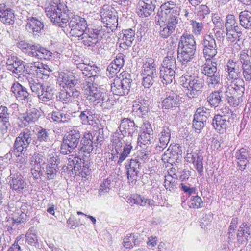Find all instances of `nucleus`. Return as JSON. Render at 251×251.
<instances>
[{
    "instance_id": "nucleus-16",
    "label": "nucleus",
    "mask_w": 251,
    "mask_h": 251,
    "mask_svg": "<svg viewBox=\"0 0 251 251\" xmlns=\"http://www.w3.org/2000/svg\"><path fill=\"white\" fill-rule=\"evenodd\" d=\"M0 19L2 23L13 25L15 21L14 10L5 3H0Z\"/></svg>"
},
{
    "instance_id": "nucleus-2",
    "label": "nucleus",
    "mask_w": 251,
    "mask_h": 251,
    "mask_svg": "<svg viewBox=\"0 0 251 251\" xmlns=\"http://www.w3.org/2000/svg\"><path fill=\"white\" fill-rule=\"evenodd\" d=\"M196 44L193 35L184 32L180 37L177 48V60L182 65H186L194 57Z\"/></svg>"
},
{
    "instance_id": "nucleus-58",
    "label": "nucleus",
    "mask_w": 251,
    "mask_h": 251,
    "mask_svg": "<svg viewBox=\"0 0 251 251\" xmlns=\"http://www.w3.org/2000/svg\"><path fill=\"white\" fill-rule=\"evenodd\" d=\"M111 183L112 181L111 179L107 178L104 179L102 183H101L100 186L98 195L101 196L104 193H107L110 190Z\"/></svg>"
},
{
    "instance_id": "nucleus-19",
    "label": "nucleus",
    "mask_w": 251,
    "mask_h": 251,
    "mask_svg": "<svg viewBox=\"0 0 251 251\" xmlns=\"http://www.w3.org/2000/svg\"><path fill=\"white\" fill-rule=\"evenodd\" d=\"M11 115V114L6 106H0V132L2 135L6 134L11 126L9 121Z\"/></svg>"
},
{
    "instance_id": "nucleus-57",
    "label": "nucleus",
    "mask_w": 251,
    "mask_h": 251,
    "mask_svg": "<svg viewBox=\"0 0 251 251\" xmlns=\"http://www.w3.org/2000/svg\"><path fill=\"white\" fill-rule=\"evenodd\" d=\"M34 46L35 44H30L24 41H21L18 45V47L22 50L23 52L27 54L30 56H31V52L33 51Z\"/></svg>"
},
{
    "instance_id": "nucleus-46",
    "label": "nucleus",
    "mask_w": 251,
    "mask_h": 251,
    "mask_svg": "<svg viewBox=\"0 0 251 251\" xmlns=\"http://www.w3.org/2000/svg\"><path fill=\"white\" fill-rule=\"evenodd\" d=\"M175 74L176 72L173 71L172 69L167 71L160 69L159 74L161 82L166 85L171 83L175 79Z\"/></svg>"
},
{
    "instance_id": "nucleus-53",
    "label": "nucleus",
    "mask_w": 251,
    "mask_h": 251,
    "mask_svg": "<svg viewBox=\"0 0 251 251\" xmlns=\"http://www.w3.org/2000/svg\"><path fill=\"white\" fill-rule=\"evenodd\" d=\"M138 244L137 237L134 234L127 235L123 239V245L126 249H130Z\"/></svg>"
},
{
    "instance_id": "nucleus-18",
    "label": "nucleus",
    "mask_w": 251,
    "mask_h": 251,
    "mask_svg": "<svg viewBox=\"0 0 251 251\" xmlns=\"http://www.w3.org/2000/svg\"><path fill=\"white\" fill-rule=\"evenodd\" d=\"M83 33L80 36V38H78V40H82L85 46L90 48L95 47L99 43L100 40L98 37V34L95 30L88 29Z\"/></svg>"
},
{
    "instance_id": "nucleus-47",
    "label": "nucleus",
    "mask_w": 251,
    "mask_h": 251,
    "mask_svg": "<svg viewBox=\"0 0 251 251\" xmlns=\"http://www.w3.org/2000/svg\"><path fill=\"white\" fill-rule=\"evenodd\" d=\"M137 103L133 105L134 110L136 109V112L139 116L145 115L148 111L149 102L144 99L140 98L137 100Z\"/></svg>"
},
{
    "instance_id": "nucleus-35",
    "label": "nucleus",
    "mask_w": 251,
    "mask_h": 251,
    "mask_svg": "<svg viewBox=\"0 0 251 251\" xmlns=\"http://www.w3.org/2000/svg\"><path fill=\"white\" fill-rule=\"evenodd\" d=\"M244 92H228L226 91L225 95L228 103L231 106L236 107L243 101V96Z\"/></svg>"
},
{
    "instance_id": "nucleus-25",
    "label": "nucleus",
    "mask_w": 251,
    "mask_h": 251,
    "mask_svg": "<svg viewBox=\"0 0 251 251\" xmlns=\"http://www.w3.org/2000/svg\"><path fill=\"white\" fill-rule=\"evenodd\" d=\"M95 143V141H93V136L91 133L85 132L77 149L79 151L89 154L94 149L93 144Z\"/></svg>"
},
{
    "instance_id": "nucleus-22",
    "label": "nucleus",
    "mask_w": 251,
    "mask_h": 251,
    "mask_svg": "<svg viewBox=\"0 0 251 251\" xmlns=\"http://www.w3.org/2000/svg\"><path fill=\"white\" fill-rule=\"evenodd\" d=\"M26 30L33 35H38L43 29L44 25L42 22L35 17L32 16L27 17Z\"/></svg>"
},
{
    "instance_id": "nucleus-60",
    "label": "nucleus",
    "mask_w": 251,
    "mask_h": 251,
    "mask_svg": "<svg viewBox=\"0 0 251 251\" xmlns=\"http://www.w3.org/2000/svg\"><path fill=\"white\" fill-rule=\"evenodd\" d=\"M57 99L63 103H67L72 101L70 92L65 90H62L59 92L57 96Z\"/></svg>"
},
{
    "instance_id": "nucleus-49",
    "label": "nucleus",
    "mask_w": 251,
    "mask_h": 251,
    "mask_svg": "<svg viewBox=\"0 0 251 251\" xmlns=\"http://www.w3.org/2000/svg\"><path fill=\"white\" fill-rule=\"evenodd\" d=\"M241 25L246 29L251 28V12L244 11L239 15Z\"/></svg>"
},
{
    "instance_id": "nucleus-59",
    "label": "nucleus",
    "mask_w": 251,
    "mask_h": 251,
    "mask_svg": "<svg viewBox=\"0 0 251 251\" xmlns=\"http://www.w3.org/2000/svg\"><path fill=\"white\" fill-rule=\"evenodd\" d=\"M243 70V75L246 81L251 80V62L241 65V70Z\"/></svg>"
},
{
    "instance_id": "nucleus-45",
    "label": "nucleus",
    "mask_w": 251,
    "mask_h": 251,
    "mask_svg": "<svg viewBox=\"0 0 251 251\" xmlns=\"http://www.w3.org/2000/svg\"><path fill=\"white\" fill-rule=\"evenodd\" d=\"M94 115V110L87 108L81 111L79 117L82 124L93 125L94 123L93 120Z\"/></svg>"
},
{
    "instance_id": "nucleus-31",
    "label": "nucleus",
    "mask_w": 251,
    "mask_h": 251,
    "mask_svg": "<svg viewBox=\"0 0 251 251\" xmlns=\"http://www.w3.org/2000/svg\"><path fill=\"white\" fill-rule=\"evenodd\" d=\"M180 101V97L176 93H173L167 96L162 102V108L169 109L178 107Z\"/></svg>"
},
{
    "instance_id": "nucleus-56",
    "label": "nucleus",
    "mask_w": 251,
    "mask_h": 251,
    "mask_svg": "<svg viewBox=\"0 0 251 251\" xmlns=\"http://www.w3.org/2000/svg\"><path fill=\"white\" fill-rule=\"evenodd\" d=\"M188 205L190 208H200L203 206V202L201 198L198 195L192 196Z\"/></svg>"
},
{
    "instance_id": "nucleus-64",
    "label": "nucleus",
    "mask_w": 251,
    "mask_h": 251,
    "mask_svg": "<svg viewBox=\"0 0 251 251\" xmlns=\"http://www.w3.org/2000/svg\"><path fill=\"white\" fill-rule=\"evenodd\" d=\"M149 153L145 151H139L135 158L142 165L149 159Z\"/></svg>"
},
{
    "instance_id": "nucleus-4",
    "label": "nucleus",
    "mask_w": 251,
    "mask_h": 251,
    "mask_svg": "<svg viewBox=\"0 0 251 251\" xmlns=\"http://www.w3.org/2000/svg\"><path fill=\"white\" fill-rule=\"evenodd\" d=\"M67 6L57 7L53 5H48L45 8V12L50 21L55 25L64 28L66 27L68 21L67 14Z\"/></svg>"
},
{
    "instance_id": "nucleus-44",
    "label": "nucleus",
    "mask_w": 251,
    "mask_h": 251,
    "mask_svg": "<svg viewBox=\"0 0 251 251\" xmlns=\"http://www.w3.org/2000/svg\"><path fill=\"white\" fill-rule=\"evenodd\" d=\"M221 90L211 92L207 98V101L211 107L216 108L222 101Z\"/></svg>"
},
{
    "instance_id": "nucleus-32",
    "label": "nucleus",
    "mask_w": 251,
    "mask_h": 251,
    "mask_svg": "<svg viewBox=\"0 0 251 251\" xmlns=\"http://www.w3.org/2000/svg\"><path fill=\"white\" fill-rule=\"evenodd\" d=\"M251 228L250 225L246 222H243L239 226L236 235L237 240L239 243L247 241L250 238Z\"/></svg>"
},
{
    "instance_id": "nucleus-54",
    "label": "nucleus",
    "mask_w": 251,
    "mask_h": 251,
    "mask_svg": "<svg viewBox=\"0 0 251 251\" xmlns=\"http://www.w3.org/2000/svg\"><path fill=\"white\" fill-rule=\"evenodd\" d=\"M26 242L30 245L36 246L38 244L37 232H35L33 227L29 228L25 235Z\"/></svg>"
},
{
    "instance_id": "nucleus-33",
    "label": "nucleus",
    "mask_w": 251,
    "mask_h": 251,
    "mask_svg": "<svg viewBox=\"0 0 251 251\" xmlns=\"http://www.w3.org/2000/svg\"><path fill=\"white\" fill-rule=\"evenodd\" d=\"M51 56L52 53L50 51L47 50L39 44H35L33 51L31 52V57L40 59L49 60Z\"/></svg>"
},
{
    "instance_id": "nucleus-27",
    "label": "nucleus",
    "mask_w": 251,
    "mask_h": 251,
    "mask_svg": "<svg viewBox=\"0 0 251 251\" xmlns=\"http://www.w3.org/2000/svg\"><path fill=\"white\" fill-rule=\"evenodd\" d=\"M132 149L133 146L131 143L127 141L125 144V145H124L123 151L119 154V156H118V149L115 148L116 153L112 154L111 159L114 161L117 160V164L120 165L128 157Z\"/></svg>"
},
{
    "instance_id": "nucleus-34",
    "label": "nucleus",
    "mask_w": 251,
    "mask_h": 251,
    "mask_svg": "<svg viewBox=\"0 0 251 251\" xmlns=\"http://www.w3.org/2000/svg\"><path fill=\"white\" fill-rule=\"evenodd\" d=\"M160 69L162 70H170L172 69L173 71L176 72V55L174 53L169 52L167 56L164 58V60L161 65Z\"/></svg>"
},
{
    "instance_id": "nucleus-29",
    "label": "nucleus",
    "mask_w": 251,
    "mask_h": 251,
    "mask_svg": "<svg viewBox=\"0 0 251 251\" xmlns=\"http://www.w3.org/2000/svg\"><path fill=\"white\" fill-rule=\"evenodd\" d=\"M30 70L35 71L37 75H42V78L44 79L49 77L52 72V69L48 65L39 62H34L33 65H31Z\"/></svg>"
},
{
    "instance_id": "nucleus-36",
    "label": "nucleus",
    "mask_w": 251,
    "mask_h": 251,
    "mask_svg": "<svg viewBox=\"0 0 251 251\" xmlns=\"http://www.w3.org/2000/svg\"><path fill=\"white\" fill-rule=\"evenodd\" d=\"M25 75L27 79L31 90L33 93L37 95L39 98V95H40L44 90V84L39 82L37 79L30 77V75L28 73H25Z\"/></svg>"
},
{
    "instance_id": "nucleus-63",
    "label": "nucleus",
    "mask_w": 251,
    "mask_h": 251,
    "mask_svg": "<svg viewBox=\"0 0 251 251\" xmlns=\"http://www.w3.org/2000/svg\"><path fill=\"white\" fill-rule=\"evenodd\" d=\"M168 149L162 156V160L164 163L172 164L175 162L176 158L174 157L175 154Z\"/></svg>"
},
{
    "instance_id": "nucleus-62",
    "label": "nucleus",
    "mask_w": 251,
    "mask_h": 251,
    "mask_svg": "<svg viewBox=\"0 0 251 251\" xmlns=\"http://www.w3.org/2000/svg\"><path fill=\"white\" fill-rule=\"evenodd\" d=\"M226 36L228 41L231 43H236L237 41H239L240 38L242 34L241 32H235L234 31V34H231V30H226Z\"/></svg>"
},
{
    "instance_id": "nucleus-6",
    "label": "nucleus",
    "mask_w": 251,
    "mask_h": 251,
    "mask_svg": "<svg viewBox=\"0 0 251 251\" xmlns=\"http://www.w3.org/2000/svg\"><path fill=\"white\" fill-rule=\"evenodd\" d=\"M52 142V137L50 129L40 127L34 136L33 146L39 151H46L49 148Z\"/></svg>"
},
{
    "instance_id": "nucleus-52",
    "label": "nucleus",
    "mask_w": 251,
    "mask_h": 251,
    "mask_svg": "<svg viewBox=\"0 0 251 251\" xmlns=\"http://www.w3.org/2000/svg\"><path fill=\"white\" fill-rule=\"evenodd\" d=\"M210 116L209 110L205 107H199L196 110L194 115V118L206 123L208 118Z\"/></svg>"
},
{
    "instance_id": "nucleus-11",
    "label": "nucleus",
    "mask_w": 251,
    "mask_h": 251,
    "mask_svg": "<svg viewBox=\"0 0 251 251\" xmlns=\"http://www.w3.org/2000/svg\"><path fill=\"white\" fill-rule=\"evenodd\" d=\"M203 54L206 60H210L217 54V45L212 35H206L202 42Z\"/></svg>"
},
{
    "instance_id": "nucleus-10",
    "label": "nucleus",
    "mask_w": 251,
    "mask_h": 251,
    "mask_svg": "<svg viewBox=\"0 0 251 251\" xmlns=\"http://www.w3.org/2000/svg\"><path fill=\"white\" fill-rule=\"evenodd\" d=\"M10 92L16 100L22 104H27L31 101V95L27 88L18 82L12 84Z\"/></svg>"
},
{
    "instance_id": "nucleus-28",
    "label": "nucleus",
    "mask_w": 251,
    "mask_h": 251,
    "mask_svg": "<svg viewBox=\"0 0 251 251\" xmlns=\"http://www.w3.org/2000/svg\"><path fill=\"white\" fill-rule=\"evenodd\" d=\"M68 156H65L62 158L64 160L68 161L67 169L72 172L74 171L77 173L81 168V165L84 164L83 160L78 156L69 155Z\"/></svg>"
},
{
    "instance_id": "nucleus-12",
    "label": "nucleus",
    "mask_w": 251,
    "mask_h": 251,
    "mask_svg": "<svg viewBox=\"0 0 251 251\" xmlns=\"http://www.w3.org/2000/svg\"><path fill=\"white\" fill-rule=\"evenodd\" d=\"M83 87L86 100L91 104H98L104 89L98 88L90 82H88Z\"/></svg>"
},
{
    "instance_id": "nucleus-48",
    "label": "nucleus",
    "mask_w": 251,
    "mask_h": 251,
    "mask_svg": "<svg viewBox=\"0 0 251 251\" xmlns=\"http://www.w3.org/2000/svg\"><path fill=\"white\" fill-rule=\"evenodd\" d=\"M52 121L60 123H66L69 121V116L64 114L62 111L56 110L53 111L50 114V117Z\"/></svg>"
},
{
    "instance_id": "nucleus-50",
    "label": "nucleus",
    "mask_w": 251,
    "mask_h": 251,
    "mask_svg": "<svg viewBox=\"0 0 251 251\" xmlns=\"http://www.w3.org/2000/svg\"><path fill=\"white\" fill-rule=\"evenodd\" d=\"M203 73L207 77L220 74L217 72V63L215 62L205 64L203 66Z\"/></svg>"
},
{
    "instance_id": "nucleus-8",
    "label": "nucleus",
    "mask_w": 251,
    "mask_h": 251,
    "mask_svg": "<svg viewBox=\"0 0 251 251\" xmlns=\"http://www.w3.org/2000/svg\"><path fill=\"white\" fill-rule=\"evenodd\" d=\"M132 80L129 74L126 75L122 79L117 78L111 84V91L113 94L119 96L127 95L131 87Z\"/></svg>"
},
{
    "instance_id": "nucleus-41",
    "label": "nucleus",
    "mask_w": 251,
    "mask_h": 251,
    "mask_svg": "<svg viewBox=\"0 0 251 251\" xmlns=\"http://www.w3.org/2000/svg\"><path fill=\"white\" fill-rule=\"evenodd\" d=\"M55 90L51 85H44V90L39 95V99L43 102H47L51 100L54 94Z\"/></svg>"
},
{
    "instance_id": "nucleus-43",
    "label": "nucleus",
    "mask_w": 251,
    "mask_h": 251,
    "mask_svg": "<svg viewBox=\"0 0 251 251\" xmlns=\"http://www.w3.org/2000/svg\"><path fill=\"white\" fill-rule=\"evenodd\" d=\"M115 100L112 97L109 96L105 89H104L101 96L98 101V104L100 103V106L103 109H109L114 104Z\"/></svg>"
},
{
    "instance_id": "nucleus-51",
    "label": "nucleus",
    "mask_w": 251,
    "mask_h": 251,
    "mask_svg": "<svg viewBox=\"0 0 251 251\" xmlns=\"http://www.w3.org/2000/svg\"><path fill=\"white\" fill-rule=\"evenodd\" d=\"M153 134L142 132L138 137V145L143 148L148 146L151 144Z\"/></svg>"
},
{
    "instance_id": "nucleus-26",
    "label": "nucleus",
    "mask_w": 251,
    "mask_h": 251,
    "mask_svg": "<svg viewBox=\"0 0 251 251\" xmlns=\"http://www.w3.org/2000/svg\"><path fill=\"white\" fill-rule=\"evenodd\" d=\"M6 65L7 69L15 74L23 72L25 67V63L15 56H8Z\"/></svg>"
},
{
    "instance_id": "nucleus-39",
    "label": "nucleus",
    "mask_w": 251,
    "mask_h": 251,
    "mask_svg": "<svg viewBox=\"0 0 251 251\" xmlns=\"http://www.w3.org/2000/svg\"><path fill=\"white\" fill-rule=\"evenodd\" d=\"M40 116V112L38 109L34 108L29 109L23 117L24 120L27 123H25V126L36 122Z\"/></svg>"
},
{
    "instance_id": "nucleus-42",
    "label": "nucleus",
    "mask_w": 251,
    "mask_h": 251,
    "mask_svg": "<svg viewBox=\"0 0 251 251\" xmlns=\"http://www.w3.org/2000/svg\"><path fill=\"white\" fill-rule=\"evenodd\" d=\"M147 5L141 0L139 1L137 7V13L140 17H148L154 12V9Z\"/></svg>"
},
{
    "instance_id": "nucleus-13",
    "label": "nucleus",
    "mask_w": 251,
    "mask_h": 251,
    "mask_svg": "<svg viewBox=\"0 0 251 251\" xmlns=\"http://www.w3.org/2000/svg\"><path fill=\"white\" fill-rule=\"evenodd\" d=\"M227 80L235 79L240 77L241 72V63L235 59H229L224 66Z\"/></svg>"
},
{
    "instance_id": "nucleus-55",
    "label": "nucleus",
    "mask_w": 251,
    "mask_h": 251,
    "mask_svg": "<svg viewBox=\"0 0 251 251\" xmlns=\"http://www.w3.org/2000/svg\"><path fill=\"white\" fill-rule=\"evenodd\" d=\"M206 82L209 88L217 89L222 85L220 74L208 77Z\"/></svg>"
},
{
    "instance_id": "nucleus-37",
    "label": "nucleus",
    "mask_w": 251,
    "mask_h": 251,
    "mask_svg": "<svg viewBox=\"0 0 251 251\" xmlns=\"http://www.w3.org/2000/svg\"><path fill=\"white\" fill-rule=\"evenodd\" d=\"M130 202L141 206H154L155 201L151 199H148L140 195H133L130 199Z\"/></svg>"
},
{
    "instance_id": "nucleus-38",
    "label": "nucleus",
    "mask_w": 251,
    "mask_h": 251,
    "mask_svg": "<svg viewBox=\"0 0 251 251\" xmlns=\"http://www.w3.org/2000/svg\"><path fill=\"white\" fill-rule=\"evenodd\" d=\"M230 81V84L227 86L226 91L228 92H242L245 91V83L243 79L241 77L236 78L235 79L227 80Z\"/></svg>"
},
{
    "instance_id": "nucleus-30",
    "label": "nucleus",
    "mask_w": 251,
    "mask_h": 251,
    "mask_svg": "<svg viewBox=\"0 0 251 251\" xmlns=\"http://www.w3.org/2000/svg\"><path fill=\"white\" fill-rule=\"evenodd\" d=\"M214 129L219 133H224L229 125V120L223 118L220 115H215L212 120Z\"/></svg>"
},
{
    "instance_id": "nucleus-40",
    "label": "nucleus",
    "mask_w": 251,
    "mask_h": 251,
    "mask_svg": "<svg viewBox=\"0 0 251 251\" xmlns=\"http://www.w3.org/2000/svg\"><path fill=\"white\" fill-rule=\"evenodd\" d=\"M25 205H22L20 209L17 210L12 218L14 224H20L26 220L27 209Z\"/></svg>"
},
{
    "instance_id": "nucleus-9",
    "label": "nucleus",
    "mask_w": 251,
    "mask_h": 251,
    "mask_svg": "<svg viewBox=\"0 0 251 251\" xmlns=\"http://www.w3.org/2000/svg\"><path fill=\"white\" fill-rule=\"evenodd\" d=\"M189 79L186 95L190 99L197 98L201 94L204 86L203 77L194 75L190 76Z\"/></svg>"
},
{
    "instance_id": "nucleus-17",
    "label": "nucleus",
    "mask_w": 251,
    "mask_h": 251,
    "mask_svg": "<svg viewBox=\"0 0 251 251\" xmlns=\"http://www.w3.org/2000/svg\"><path fill=\"white\" fill-rule=\"evenodd\" d=\"M57 82L64 88H72L78 83V79L72 73L60 72L58 74Z\"/></svg>"
},
{
    "instance_id": "nucleus-5",
    "label": "nucleus",
    "mask_w": 251,
    "mask_h": 251,
    "mask_svg": "<svg viewBox=\"0 0 251 251\" xmlns=\"http://www.w3.org/2000/svg\"><path fill=\"white\" fill-rule=\"evenodd\" d=\"M81 134L77 129H73L67 132L64 135L61 146L60 153L70 154L74 150L78 148Z\"/></svg>"
},
{
    "instance_id": "nucleus-21",
    "label": "nucleus",
    "mask_w": 251,
    "mask_h": 251,
    "mask_svg": "<svg viewBox=\"0 0 251 251\" xmlns=\"http://www.w3.org/2000/svg\"><path fill=\"white\" fill-rule=\"evenodd\" d=\"M138 128L133 120L129 118H124L121 121L119 127L121 134L126 136L128 134V136L132 137Z\"/></svg>"
},
{
    "instance_id": "nucleus-23",
    "label": "nucleus",
    "mask_w": 251,
    "mask_h": 251,
    "mask_svg": "<svg viewBox=\"0 0 251 251\" xmlns=\"http://www.w3.org/2000/svg\"><path fill=\"white\" fill-rule=\"evenodd\" d=\"M142 75L151 76H153V77H157L156 65L153 59L148 57L143 59Z\"/></svg>"
},
{
    "instance_id": "nucleus-1",
    "label": "nucleus",
    "mask_w": 251,
    "mask_h": 251,
    "mask_svg": "<svg viewBox=\"0 0 251 251\" xmlns=\"http://www.w3.org/2000/svg\"><path fill=\"white\" fill-rule=\"evenodd\" d=\"M180 8L173 0L162 4L155 17L156 24L160 26L159 36L167 39L175 32L179 20Z\"/></svg>"
},
{
    "instance_id": "nucleus-20",
    "label": "nucleus",
    "mask_w": 251,
    "mask_h": 251,
    "mask_svg": "<svg viewBox=\"0 0 251 251\" xmlns=\"http://www.w3.org/2000/svg\"><path fill=\"white\" fill-rule=\"evenodd\" d=\"M186 160L187 162L193 163L195 169L200 176L203 175V157L201 154L196 152L187 153Z\"/></svg>"
},
{
    "instance_id": "nucleus-7",
    "label": "nucleus",
    "mask_w": 251,
    "mask_h": 251,
    "mask_svg": "<svg viewBox=\"0 0 251 251\" xmlns=\"http://www.w3.org/2000/svg\"><path fill=\"white\" fill-rule=\"evenodd\" d=\"M68 22L70 29L69 34L71 36L80 38L81 34L87 30L86 20L78 15H73L68 17Z\"/></svg>"
},
{
    "instance_id": "nucleus-61",
    "label": "nucleus",
    "mask_w": 251,
    "mask_h": 251,
    "mask_svg": "<svg viewBox=\"0 0 251 251\" xmlns=\"http://www.w3.org/2000/svg\"><path fill=\"white\" fill-rule=\"evenodd\" d=\"M159 140L164 141L169 143L171 138V130L167 127H163L160 133L159 134Z\"/></svg>"
},
{
    "instance_id": "nucleus-14",
    "label": "nucleus",
    "mask_w": 251,
    "mask_h": 251,
    "mask_svg": "<svg viewBox=\"0 0 251 251\" xmlns=\"http://www.w3.org/2000/svg\"><path fill=\"white\" fill-rule=\"evenodd\" d=\"M142 165L135 158L127 160L125 168L128 180L131 182H136Z\"/></svg>"
},
{
    "instance_id": "nucleus-3",
    "label": "nucleus",
    "mask_w": 251,
    "mask_h": 251,
    "mask_svg": "<svg viewBox=\"0 0 251 251\" xmlns=\"http://www.w3.org/2000/svg\"><path fill=\"white\" fill-rule=\"evenodd\" d=\"M35 131L28 128L24 129L16 138L14 145L13 153L14 155L24 154L28 148L31 145L33 146V142Z\"/></svg>"
},
{
    "instance_id": "nucleus-24",
    "label": "nucleus",
    "mask_w": 251,
    "mask_h": 251,
    "mask_svg": "<svg viewBox=\"0 0 251 251\" xmlns=\"http://www.w3.org/2000/svg\"><path fill=\"white\" fill-rule=\"evenodd\" d=\"M135 35V31L131 28L123 29L120 35L121 38L120 47L124 50L128 49L134 40Z\"/></svg>"
},
{
    "instance_id": "nucleus-15",
    "label": "nucleus",
    "mask_w": 251,
    "mask_h": 251,
    "mask_svg": "<svg viewBox=\"0 0 251 251\" xmlns=\"http://www.w3.org/2000/svg\"><path fill=\"white\" fill-rule=\"evenodd\" d=\"M10 188L17 193L22 194L27 190V185L23 177L18 174H11L9 176Z\"/></svg>"
}]
</instances>
